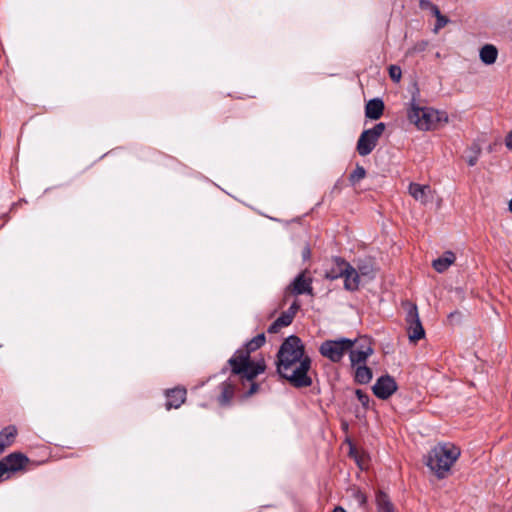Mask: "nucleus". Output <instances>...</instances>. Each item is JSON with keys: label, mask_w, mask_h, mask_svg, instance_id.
<instances>
[{"label": "nucleus", "mask_w": 512, "mask_h": 512, "mask_svg": "<svg viewBox=\"0 0 512 512\" xmlns=\"http://www.w3.org/2000/svg\"><path fill=\"white\" fill-rule=\"evenodd\" d=\"M265 342L264 333L256 335L237 349L221 370L222 373L229 370L233 376H238L242 386L241 389L248 386V390L244 392L245 397H251L260 390L261 386L256 382V378L259 374L265 372L266 364L263 358L258 361L252 360L251 354L260 349Z\"/></svg>", "instance_id": "obj_1"}, {"label": "nucleus", "mask_w": 512, "mask_h": 512, "mask_svg": "<svg viewBox=\"0 0 512 512\" xmlns=\"http://www.w3.org/2000/svg\"><path fill=\"white\" fill-rule=\"evenodd\" d=\"M276 369L279 376L297 389L310 387L313 379L310 375L312 368L311 357L302 359H284L276 361Z\"/></svg>", "instance_id": "obj_2"}, {"label": "nucleus", "mask_w": 512, "mask_h": 512, "mask_svg": "<svg viewBox=\"0 0 512 512\" xmlns=\"http://www.w3.org/2000/svg\"><path fill=\"white\" fill-rule=\"evenodd\" d=\"M460 455V448L456 445L450 442L439 443L430 450L426 465L439 479H443Z\"/></svg>", "instance_id": "obj_3"}, {"label": "nucleus", "mask_w": 512, "mask_h": 512, "mask_svg": "<svg viewBox=\"0 0 512 512\" xmlns=\"http://www.w3.org/2000/svg\"><path fill=\"white\" fill-rule=\"evenodd\" d=\"M407 118L418 130L432 131L438 129L441 124L449 121L445 111H439L431 107H420L413 99L407 108Z\"/></svg>", "instance_id": "obj_4"}, {"label": "nucleus", "mask_w": 512, "mask_h": 512, "mask_svg": "<svg viewBox=\"0 0 512 512\" xmlns=\"http://www.w3.org/2000/svg\"><path fill=\"white\" fill-rule=\"evenodd\" d=\"M355 341L348 338L325 340L319 347L320 354L334 363L342 360L344 355L354 347Z\"/></svg>", "instance_id": "obj_5"}, {"label": "nucleus", "mask_w": 512, "mask_h": 512, "mask_svg": "<svg viewBox=\"0 0 512 512\" xmlns=\"http://www.w3.org/2000/svg\"><path fill=\"white\" fill-rule=\"evenodd\" d=\"M385 128L386 125L380 122L374 125L373 128L361 133L356 145V150L360 156H367L375 149Z\"/></svg>", "instance_id": "obj_6"}, {"label": "nucleus", "mask_w": 512, "mask_h": 512, "mask_svg": "<svg viewBox=\"0 0 512 512\" xmlns=\"http://www.w3.org/2000/svg\"><path fill=\"white\" fill-rule=\"evenodd\" d=\"M310 357L305 351V345L302 340L296 335L287 337L279 347L276 355V361L284 359H302Z\"/></svg>", "instance_id": "obj_7"}, {"label": "nucleus", "mask_w": 512, "mask_h": 512, "mask_svg": "<svg viewBox=\"0 0 512 512\" xmlns=\"http://www.w3.org/2000/svg\"><path fill=\"white\" fill-rule=\"evenodd\" d=\"M405 305L407 306L405 317L407 334L409 340L416 343L425 337V330L419 317L417 305L411 302H407Z\"/></svg>", "instance_id": "obj_8"}, {"label": "nucleus", "mask_w": 512, "mask_h": 512, "mask_svg": "<svg viewBox=\"0 0 512 512\" xmlns=\"http://www.w3.org/2000/svg\"><path fill=\"white\" fill-rule=\"evenodd\" d=\"M241 387V382L238 376H233L232 373L230 372L229 379L223 381L219 385V388L221 390L217 398L219 405L222 407L229 406L236 391L240 394V396L243 399H246L247 397L244 396V392L248 390V386H246L245 389H241Z\"/></svg>", "instance_id": "obj_9"}, {"label": "nucleus", "mask_w": 512, "mask_h": 512, "mask_svg": "<svg viewBox=\"0 0 512 512\" xmlns=\"http://www.w3.org/2000/svg\"><path fill=\"white\" fill-rule=\"evenodd\" d=\"M398 385L395 379L389 374L380 376L372 387L374 395L381 399L386 400L396 392Z\"/></svg>", "instance_id": "obj_10"}, {"label": "nucleus", "mask_w": 512, "mask_h": 512, "mask_svg": "<svg viewBox=\"0 0 512 512\" xmlns=\"http://www.w3.org/2000/svg\"><path fill=\"white\" fill-rule=\"evenodd\" d=\"M30 459L21 452H13L0 460L4 464L6 474L22 471L30 463Z\"/></svg>", "instance_id": "obj_11"}, {"label": "nucleus", "mask_w": 512, "mask_h": 512, "mask_svg": "<svg viewBox=\"0 0 512 512\" xmlns=\"http://www.w3.org/2000/svg\"><path fill=\"white\" fill-rule=\"evenodd\" d=\"M307 270L301 272L296 276L288 289L294 295L308 294L313 296L312 278L306 276Z\"/></svg>", "instance_id": "obj_12"}, {"label": "nucleus", "mask_w": 512, "mask_h": 512, "mask_svg": "<svg viewBox=\"0 0 512 512\" xmlns=\"http://www.w3.org/2000/svg\"><path fill=\"white\" fill-rule=\"evenodd\" d=\"M340 264L346 266L344 268L343 278H344V288L348 291H356L360 285V275L358 271L348 263L344 258H337Z\"/></svg>", "instance_id": "obj_13"}, {"label": "nucleus", "mask_w": 512, "mask_h": 512, "mask_svg": "<svg viewBox=\"0 0 512 512\" xmlns=\"http://www.w3.org/2000/svg\"><path fill=\"white\" fill-rule=\"evenodd\" d=\"M165 396V408L167 410L178 409L186 401L187 390L184 387L177 386L172 389H167L165 391Z\"/></svg>", "instance_id": "obj_14"}, {"label": "nucleus", "mask_w": 512, "mask_h": 512, "mask_svg": "<svg viewBox=\"0 0 512 512\" xmlns=\"http://www.w3.org/2000/svg\"><path fill=\"white\" fill-rule=\"evenodd\" d=\"M384 108V102L381 99H371L365 106V116L369 119L377 120L383 115Z\"/></svg>", "instance_id": "obj_15"}, {"label": "nucleus", "mask_w": 512, "mask_h": 512, "mask_svg": "<svg viewBox=\"0 0 512 512\" xmlns=\"http://www.w3.org/2000/svg\"><path fill=\"white\" fill-rule=\"evenodd\" d=\"M456 260L452 251H446L441 257L433 260L432 267L438 272H445Z\"/></svg>", "instance_id": "obj_16"}, {"label": "nucleus", "mask_w": 512, "mask_h": 512, "mask_svg": "<svg viewBox=\"0 0 512 512\" xmlns=\"http://www.w3.org/2000/svg\"><path fill=\"white\" fill-rule=\"evenodd\" d=\"M409 194L416 200L423 204L428 202L427 194L430 192L429 185H421L418 183H410L408 187Z\"/></svg>", "instance_id": "obj_17"}, {"label": "nucleus", "mask_w": 512, "mask_h": 512, "mask_svg": "<svg viewBox=\"0 0 512 512\" xmlns=\"http://www.w3.org/2000/svg\"><path fill=\"white\" fill-rule=\"evenodd\" d=\"M480 59L486 65L494 64L498 57V50L492 44H486L480 49Z\"/></svg>", "instance_id": "obj_18"}, {"label": "nucleus", "mask_w": 512, "mask_h": 512, "mask_svg": "<svg viewBox=\"0 0 512 512\" xmlns=\"http://www.w3.org/2000/svg\"><path fill=\"white\" fill-rule=\"evenodd\" d=\"M373 351V348H368L365 351H360L358 349L351 348V350H348L351 365L356 366L360 364H365L367 358L373 354Z\"/></svg>", "instance_id": "obj_19"}, {"label": "nucleus", "mask_w": 512, "mask_h": 512, "mask_svg": "<svg viewBox=\"0 0 512 512\" xmlns=\"http://www.w3.org/2000/svg\"><path fill=\"white\" fill-rule=\"evenodd\" d=\"M376 504L378 512H395L394 506L390 501L389 496L383 491L377 492Z\"/></svg>", "instance_id": "obj_20"}, {"label": "nucleus", "mask_w": 512, "mask_h": 512, "mask_svg": "<svg viewBox=\"0 0 512 512\" xmlns=\"http://www.w3.org/2000/svg\"><path fill=\"white\" fill-rule=\"evenodd\" d=\"M354 379L358 384H367L372 379V370L365 364L358 365L355 370Z\"/></svg>", "instance_id": "obj_21"}, {"label": "nucleus", "mask_w": 512, "mask_h": 512, "mask_svg": "<svg viewBox=\"0 0 512 512\" xmlns=\"http://www.w3.org/2000/svg\"><path fill=\"white\" fill-rule=\"evenodd\" d=\"M356 270L358 271L359 275L361 274L362 276L373 277L376 273V268L371 258L359 260Z\"/></svg>", "instance_id": "obj_22"}, {"label": "nucleus", "mask_w": 512, "mask_h": 512, "mask_svg": "<svg viewBox=\"0 0 512 512\" xmlns=\"http://www.w3.org/2000/svg\"><path fill=\"white\" fill-rule=\"evenodd\" d=\"M17 433V428L14 425H8L1 430L0 438H2L6 448L10 447L14 443Z\"/></svg>", "instance_id": "obj_23"}, {"label": "nucleus", "mask_w": 512, "mask_h": 512, "mask_svg": "<svg viewBox=\"0 0 512 512\" xmlns=\"http://www.w3.org/2000/svg\"><path fill=\"white\" fill-rule=\"evenodd\" d=\"M337 258H340L339 256L333 257V262L335 264V267H332L331 269L327 270L325 272V278L329 280H335L343 276L344 268L346 266L342 265L337 261Z\"/></svg>", "instance_id": "obj_24"}, {"label": "nucleus", "mask_w": 512, "mask_h": 512, "mask_svg": "<svg viewBox=\"0 0 512 512\" xmlns=\"http://www.w3.org/2000/svg\"><path fill=\"white\" fill-rule=\"evenodd\" d=\"M366 177V170L363 166L357 164L356 168L349 175V182L352 186L359 183Z\"/></svg>", "instance_id": "obj_25"}, {"label": "nucleus", "mask_w": 512, "mask_h": 512, "mask_svg": "<svg viewBox=\"0 0 512 512\" xmlns=\"http://www.w3.org/2000/svg\"><path fill=\"white\" fill-rule=\"evenodd\" d=\"M354 341H355V344H354L353 349L365 351L368 348H372L371 339L366 336L359 337L358 339H355Z\"/></svg>", "instance_id": "obj_26"}, {"label": "nucleus", "mask_w": 512, "mask_h": 512, "mask_svg": "<svg viewBox=\"0 0 512 512\" xmlns=\"http://www.w3.org/2000/svg\"><path fill=\"white\" fill-rule=\"evenodd\" d=\"M428 46L427 41H419L416 44H414L413 47L409 48L406 52V56H413L416 53H420L426 50Z\"/></svg>", "instance_id": "obj_27"}, {"label": "nucleus", "mask_w": 512, "mask_h": 512, "mask_svg": "<svg viewBox=\"0 0 512 512\" xmlns=\"http://www.w3.org/2000/svg\"><path fill=\"white\" fill-rule=\"evenodd\" d=\"M419 7L422 10H429L431 14H439V7L429 0H420Z\"/></svg>", "instance_id": "obj_28"}, {"label": "nucleus", "mask_w": 512, "mask_h": 512, "mask_svg": "<svg viewBox=\"0 0 512 512\" xmlns=\"http://www.w3.org/2000/svg\"><path fill=\"white\" fill-rule=\"evenodd\" d=\"M433 16L436 17V24L434 28L435 32H438V30L442 29L449 22V19L446 16L442 15L440 11L439 14H433Z\"/></svg>", "instance_id": "obj_29"}, {"label": "nucleus", "mask_w": 512, "mask_h": 512, "mask_svg": "<svg viewBox=\"0 0 512 512\" xmlns=\"http://www.w3.org/2000/svg\"><path fill=\"white\" fill-rule=\"evenodd\" d=\"M389 76L394 82H399L402 77V70L397 65H390Z\"/></svg>", "instance_id": "obj_30"}, {"label": "nucleus", "mask_w": 512, "mask_h": 512, "mask_svg": "<svg viewBox=\"0 0 512 512\" xmlns=\"http://www.w3.org/2000/svg\"><path fill=\"white\" fill-rule=\"evenodd\" d=\"M355 394H356V397L359 400V402L362 404V406L365 409H367L369 407V401H370L369 395L361 389H357L355 391Z\"/></svg>", "instance_id": "obj_31"}, {"label": "nucleus", "mask_w": 512, "mask_h": 512, "mask_svg": "<svg viewBox=\"0 0 512 512\" xmlns=\"http://www.w3.org/2000/svg\"><path fill=\"white\" fill-rule=\"evenodd\" d=\"M293 319L294 318L290 314H288L286 311H284L281 313V315L276 320L278 321V323L281 326L286 327L292 323Z\"/></svg>", "instance_id": "obj_32"}, {"label": "nucleus", "mask_w": 512, "mask_h": 512, "mask_svg": "<svg viewBox=\"0 0 512 512\" xmlns=\"http://www.w3.org/2000/svg\"><path fill=\"white\" fill-rule=\"evenodd\" d=\"M472 149L474 150L475 155H474V156L469 157V158H468V160H467V164H468L469 166H471V167L476 165V163H477V161H478V157H479V155H480V153H481V148H480V146H479L478 144H474V145L472 146Z\"/></svg>", "instance_id": "obj_33"}, {"label": "nucleus", "mask_w": 512, "mask_h": 512, "mask_svg": "<svg viewBox=\"0 0 512 512\" xmlns=\"http://www.w3.org/2000/svg\"><path fill=\"white\" fill-rule=\"evenodd\" d=\"M300 309V303L298 300H294L291 306L286 311L288 314H290L293 318L295 317L296 313Z\"/></svg>", "instance_id": "obj_34"}, {"label": "nucleus", "mask_w": 512, "mask_h": 512, "mask_svg": "<svg viewBox=\"0 0 512 512\" xmlns=\"http://www.w3.org/2000/svg\"><path fill=\"white\" fill-rule=\"evenodd\" d=\"M355 498L358 501V503L360 504V506H362V507L366 506V504H367V496H366L365 493H363L361 491H358L355 494Z\"/></svg>", "instance_id": "obj_35"}, {"label": "nucleus", "mask_w": 512, "mask_h": 512, "mask_svg": "<svg viewBox=\"0 0 512 512\" xmlns=\"http://www.w3.org/2000/svg\"><path fill=\"white\" fill-rule=\"evenodd\" d=\"M283 326H281L277 320H275L269 327H268V333H278L280 329Z\"/></svg>", "instance_id": "obj_36"}, {"label": "nucleus", "mask_w": 512, "mask_h": 512, "mask_svg": "<svg viewBox=\"0 0 512 512\" xmlns=\"http://www.w3.org/2000/svg\"><path fill=\"white\" fill-rule=\"evenodd\" d=\"M504 141L507 149L512 150V130L507 133Z\"/></svg>", "instance_id": "obj_37"}, {"label": "nucleus", "mask_w": 512, "mask_h": 512, "mask_svg": "<svg viewBox=\"0 0 512 512\" xmlns=\"http://www.w3.org/2000/svg\"><path fill=\"white\" fill-rule=\"evenodd\" d=\"M6 474V469L4 468V464L0 463V479Z\"/></svg>", "instance_id": "obj_38"}, {"label": "nucleus", "mask_w": 512, "mask_h": 512, "mask_svg": "<svg viewBox=\"0 0 512 512\" xmlns=\"http://www.w3.org/2000/svg\"><path fill=\"white\" fill-rule=\"evenodd\" d=\"M6 449L7 448L4 444V442L2 441V438H0V455L3 454Z\"/></svg>", "instance_id": "obj_39"}, {"label": "nucleus", "mask_w": 512, "mask_h": 512, "mask_svg": "<svg viewBox=\"0 0 512 512\" xmlns=\"http://www.w3.org/2000/svg\"><path fill=\"white\" fill-rule=\"evenodd\" d=\"M332 512H346V510L341 506H337L333 509Z\"/></svg>", "instance_id": "obj_40"}, {"label": "nucleus", "mask_w": 512, "mask_h": 512, "mask_svg": "<svg viewBox=\"0 0 512 512\" xmlns=\"http://www.w3.org/2000/svg\"><path fill=\"white\" fill-rule=\"evenodd\" d=\"M509 210L512 212V199L509 201Z\"/></svg>", "instance_id": "obj_41"}, {"label": "nucleus", "mask_w": 512, "mask_h": 512, "mask_svg": "<svg viewBox=\"0 0 512 512\" xmlns=\"http://www.w3.org/2000/svg\"><path fill=\"white\" fill-rule=\"evenodd\" d=\"M354 451H355V448L351 447L350 448V455H354Z\"/></svg>", "instance_id": "obj_42"}, {"label": "nucleus", "mask_w": 512, "mask_h": 512, "mask_svg": "<svg viewBox=\"0 0 512 512\" xmlns=\"http://www.w3.org/2000/svg\"><path fill=\"white\" fill-rule=\"evenodd\" d=\"M309 253H310V250L307 249V252H304V255H309Z\"/></svg>", "instance_id": "obj_43"}, {"label": "nucleus", "mask_w": 512, "mask_h": 512, "mask_svg": "<svg viewBox=\"0 0 512 512\" xmlns=\"http://www.w3.org/2000/svg\"><path fill=\"white\" fill-rule=\"evenodd\" d=\"M309 253H310V250L307 249V252H304V255H309Z\"/></svg>", "instance_id": "obj_44"}]
</instances>
